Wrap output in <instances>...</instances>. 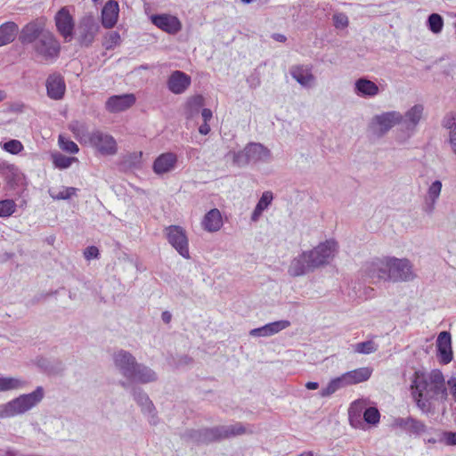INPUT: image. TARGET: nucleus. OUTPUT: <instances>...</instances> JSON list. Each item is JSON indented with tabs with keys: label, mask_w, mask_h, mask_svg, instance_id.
<instances>
[{
	"label": "nucleus",
	"mask_w": 456,
	"mask_h": 456,
	"mask_svg": "<svg viewBox=\"0 0 456 456\" xmlns=\"http://www.w3.org/2000/svg\"><path fill=\"white\" fill-rule=\"evenodd\" d=\"M411 390L417 407L426 415H433L436 403L444 402L448 395L444 377L438 370H434L429 374L415 371Z\"/></svg>",
	"instance_id": "1"
},
{
	"label": "nucleus",
	"mask_w": 456,
	"mask_h": 456,
	"mask_svg": "<svg viewBox=\"0 0 456 456\" xmlns=\"http://www.w3.org/2000/svg\"><path fill=\"white\" fill-rule=\"evenodd\" d=\"M337 248L338 243L334 240H328L312 250L303 251L290 261L288 273L291 277H299L328 265Z\"/></svg>",
	"instance_id": "2"
},
{
	"label": "nucleus",
	"mask_w": 456,
	"mask_h": 456,
	"mask_svg": "<svg viewBox=\"0 0 456 456\" xmlns=\"http://www.w3.org/2000/svg\"><path fill=\"white\" fill-rule=\"evenodd\" d=\"M246 433V428L240 422L233 425H221L212 428H202L199 429H187L183 438L194 444H209L221 442Z\"/></svg>",
	"instance_id": "3"
},
{
	"label": "nucleus",
	"mask_w": 456,
	"mask_h": 456,
	"mask_svg": "<svg viewBox=\"0 0 456 456\" xmlns=\"http://www.w3.org/2000/svg\"><path fill=\"white\" fill-rule=\"evenodd\" d=\"M44 396V388L37 387L31 393L20 395L6 403L0 404V419L12 418L26 413L37 406Z\"/></svg>",
	"instance_id": "4"
},
{
	"label": "nucleus",
	"mask_w": 456,
	"mask_h": 456,
	"mask_svg": "<svg viewBox=\"0 0 456 456\" xmlns=\"http://www.w3.org/2000/svg\"><path fill=\"white\" fill-rule=\"evenodd\" d=\"M271 159V151L260 142H249L243 150L232 153L233 164L240 167L251 163L269 162Z\"/></svg>",
	"instance_id": "5"
},
{
	"label": "nucleus",
	"mask_w": 456,
	"mask_h": 456,
	"mask_svg": "<svg viewBox=\"0 0 456 456\" xmlns=\"http://www.w3.org/2000/svg\"><path fill=\"white\" fill-rule=\"evenodd\" d=\"M31 48L35 57L45 63L54 62L61 53V44L49 30L43 34Z\"/></svg>",
	"instance_id": "6"
},
{
	"label": "nucleus",
	"mask_w": 456,
	"mask_h": 456,
	"mask_svg": "<svg viewBox=\"0 0 456 456\" xmlns=\"http://www.w3.org/2000/svg\"><path fill=\"white\" fill-rule=\"evenodd\" d=\"M100 28L98 19L94 15L85 14L79 19L74 36L81 47L89 48L98 36Z\"/></svg>",
	"instance_id": "7"
},
{
	"label": "nucleus",
	"mask_w": 456,
	"mask_h": 456,
	"mask_svg": "<svg viewBox=\"0 0 456 456\" xmlns=\"http://www.w3.org/2000/svg\"><path fill=\"white\" fill-rule=\"evenodd\" d=\"M388 281L403 282L415 279L413 265L409 259L388 256Z\"/></svg>",
	"instance_id": "8"
},
{
	"label": "nucleus",
	"mask_w": 456,
	"mask_h": 456,
	"mask_svg": "<svg viewBox=\"0 0 456 456\" xmlns=\"http://www.w3.org/2000/svg\"><path fill=\"white\" fill-rule=\"evenodd\" d=\"M86 145L94 148L102 156H112L118 151L115 138L110 134L98 129L91 132V135Z\"/></svg>",
	"instance_id": "9"
},
{
	"label": "nucleus",
	"mask_w": 456,
	"mask_h": 456,
	"mask_svg": "<svg viewBox=\"0 0 456 456\" xmlns=\"http://www.w3.org/2000/svg\"><path fill=\"white\" fill-rule=\"evenodd\" d=\"M169 244L184 258H190L189 243L185 230L180 225H169L165 229Z\"/></svg>",
	"instance_id": "10"
},
{
	"label": "nucleus",
	"mask_w": 456,
	"mask_h": 456,
	"mask_svg": "<svg viewBox=\"0 0 456 456\" xmlns=\"http://www.w3.org/2000/svg\"><path fill=\"white\" fill-rule=\"evenodd\" d=\"M393 428H399L410 436L419 437L428 434L431 428H428L422 420L412 416L406 418L397 417L392 422Z\"/></svg>",
	"instance_id": "11"
},
{
	"label": "nucleus",
	"mask_w": 456,
	"mask_h": 456,
	"mask_svg": "<svg viewBox=\"0 0 456 456\" xmlns=\"http://www.w3.org/2000/svg\"><path fill=\"white\" fill-rule=\"evenodd\" d=\"M388 256L382 258H375L370 262H366L362 266V272L365 278L371 282L376 283L380 281H388Z\"/></svg>",
	"instance_id": "12"
},
{
	"label": "nucleus",
	"mask_w": 456,
	"mask_h": 456,
	"mask_svg": "<svg viewBox=\"0 0 456 456\" xmlns=\"http://www.w3.org/2000/svg\"><path fill=\"white\" fill-rule=\"evenodd\" d=\"M55 26L58 33L64 41L69 43L74 38L75 20L67 7H61L54 16Z\"/></svg>",
	"instance_id": "13"
},
{
	"label": "nucleus",
	"mask_w": 456,
	"mask_h": 456,
	"mask_svg": "<svg viewBox=\"0 0 456 456\" xmlns=\"http://www.w3.org/2000/svg\"><path fill=\"white\" fill-rule=\"evenodd\" d=\"M402 120L403 114L399 111H387L374 116L370 126L377 130L379 135H384L395 125H399Z\"/></svg>",
	"instance_id": "14"
},
{
	"label": "nucleus",
	"mask_w": 456,
	"mask_h": 456,
	"mask_svg": "<svg viewBox=\"0 0 456 456\" xmlns=\"http://www.w3.org/2000/svg\"><path fill=\"white\" fill-rule=\"evenodd\" d=\"M423 110L424 108L421 104H416L403 115V120L399 125L401 126V130L403 133V140L410 138L414 134L415 129L422 118Z\"/></svg>",
	"instance_id": "15"
},
{
	"label": "nucleus",
	"mask_w": 456,
	"mask_h": 456,
	"mask_svg": "<svg viewBox=\"0 0 456 456\" xmlns=\"http://www.w3.org/2000/svg\"><path fill=\"white\" fill-rule=\"evenodd\" d=\"M45 24L38 20H34L27 23L20 31L19 41L24 46H31L45 34Z\"/></svg>",
	"instance_id": "16"
},
{
	"label": "nucleus",
	"mask_w": 456,
	"mask_h": 456,
	"mask_svg": "<svg viewBox=\"0 0 456 456\" xmlns=\"http://www.w3.org/2000/svg\"><path fill=\"white\" fill-rule=\"evenodd\" d=\"M113 362L116 369L126 379L138 364L135 357L130 352L123 349L114 353Z\"/></svg>",
	"instance_id": "17"
},
{
	"label": "nucleus",
	"mask_w": 456,
	"mask_h": 456,
	"mask_svg": "<svg viewBox=\"0 0 456 456\" xmlns=\"http://www.w3.org/2000/svg\"><path fill=\"white\" fill-rule=\"evenodd\" d=\"M158 379L157 373L143 363H139L134 368V370L132 371V374L127 379V381H120V385L124 388H127L129 387L128 382L130 383H140V384H147L151 382H155Z\"/></svg>",
	"instance_id": "18"
},
{
	"label": "nucleus",
	"mask_w": 456,
	"mask_h": 456,
	"mask_svg": "<svg viewBox=\"0 0 456 456\" xmlns=\"http://www.w3.org/2000/svg\"><path fill=\"white\" fill-rule=\"evenodd\" d=\"M131 393L134 400L140 406L141 411L143 414H148L151 419H150V423L155 425L156 424V408L150 399L149 395L144 392V390L137 386H133L131 388Z\"/></svg>",
	"instance_id": "19"
},
{
	"label": "nucleus",
	"mask_w": 456,
	"mask_h": 456,
	"mask_svg": "<svg viewBox=\"0 0 456 456\" xmlns=\"http://www.w3.org/2000/svg\"><path fill=\"white\" fill-rule=\"evenodd\" d=\"M191 84V77L181 70L173 71L167 81L168 90L175 94H183Z\"/></svg>",
	"instance_id": "20"
},
{
	"label": "nucleus",
	"mask_w": 456,
	"mask_h": 456,
	"mask_svg": "<svg viewBox=\"0 0 456 456\" xmlns=\"http://www.w3.org/2000/svg\"><path fill=\"white\" fill-rule=\"evenodd\" d=\"M151 22L161 30L175 35L182 29V23L179 19L170 14L152 15Z\"/></svg>",
	"instance_id": "21"
},
{
	"label": "nucleus",
	"mask_w": 456,
	"mask_h": 456,
	"mask_svg": "<svg viewBox=\"0 0 456 456\" xmlns=\"http://www.w3.org/2000/svg\"><path fill=\"white\" fill-rule=\"evenodd\" d=\"M437 358L442 364H448L452 360V337L450 332L442 331L436 339Z\"/></svg>",
	"instance_id": "22"
},
{
	"label": "nucleus",
	"mask_w": 456,
	"mask_h": 456,
	"mask_svg": "<svg viewBox=\"0 0 456 456\" xmlns=\"http://www.w3.org/2000/svg\"><path fill=\"white\" fill-rule=\"evenodd\" d=\"M47 96L53 100L63 98L66 85L63 77L59 73L50 74L45 83Z\"/></svg>",
	"instance_id": "23"
},
{
	"label": "nucleus",
	"mask_w": 456,
	"mask_h": 456,
	"mask_svg": "<svg viewBox=\"0 0 456 456\" xmlns=\"http://www.w3.org/2000/svg\"><path fill=\"white\" fill-rule=\"evenodd\" d=\"M135 96L133 94L110 96L106 102V109L112 113L127 110L135 102Z\"/></svg>",
	"instance_id": "24"
},
{
	"label": "nucleus",
	"mask_w": 456,
	"mask_h": 456,
	"mask_svg": "<svg viewBox=\"0 0 456 456\" xmlns=\"http://www.w3.org/2000/svg\"><path fill=\"white\" fill-rule=\"evenodd\" d=\"M177 163V156L173 152L160 154L153 162L152 169L157 175H163L172 171Z\"/></svg>",
	"instance_id": "25"
},
{
	"label": "nucleus",
	"mask_w": 456,
	"mask_h": 456,
	"mask_svg": "<svg viewBox=\"0 0 456 456\" xmlns=\"http://www.w3.org/2000/svg\"><path fill=\"white\" fill-rule=\"evenodd\" d=\"M289 326V321L281 320L267 323L259 328L253 329L249 331V334L253 337H270L279 333L280 331L287 329Z\"/></svg>",
	"instance_id": "26"
},
{
	"label": "nucleus",
	"mask_w": 456,
	"mask_h": 456,
	"mask_svg": "<svg viewBox=\"0 0 456 456\" xmlns=\"http://www.w3.org/2000/svg\"><path fill=\"white\" fill-rule=\"evenodd\" d=\"M118 4L114 0H109L102 10V24L106 28H113L118 18Z\"/></svg>",
	"instance_id": "27"
},
{
	"label": "nucleus",
	"mask_w": 456,
	"mask_h": 456,
	"mask_svg": "<svg viewBox=\"0 0 456 456\" xmlns=\"http://www.w3.org/2000/svg\"><path fill=\"white\" fill-rule=\"evenodd\" d=\"M291 77L302 86L308 87L314 81L311 68L304 65H294L290 68Z\"/></svg>",
	"instance_id": "28"
},
{
	"label": "nucleus",
	"mask_w": 456,
	"mask_h": 456,
	"mask_svg": "<svg viewBox=\"0 0 456 456\" xmlns=\"http://www.w3.org/2000/svg\"><path fill=\"white\" fill-rule=\"evenodd\" d=\"M379 92V86L366 77H360L354 83V93L361 97H373Z\"/></svg>",
	"instance_id": "29"
},
{
	"label": "nucleus",
	"mask_w": 456,
	"mask_h": 456,
	"mask_svg": "<svg viewBox=\"0 0 456 456\" xmlns=\"http://www.w3.org/2000/svg\"><path fill=\"white\" fill-rule=\"evenodd\" d=\"M201 224L205 231L210 232L219 231L223 226V218L220 211L217 208L209 210L204 216Z\"/></svg>",
	"instance_id": "30"
},
{
	"label": "nucleus",
	"mask_w": 456,
	"mask_h": 456,
	"mask_svg": "<svg viewBox=\"0 0 456 456\" xmlns=\"http://www.w3.org/2000/svg\"><path fill=\"white\" fill-rule=\"evenodd\" d=\"M372 374V369L362 367L343 374L347 386L358 384L368 380Z\"/></svg>",
	"instance_id": "31"
},
{
	"label": "nucleus",
	"mask_w": 456,
	"mask_h": 456,
	"mask_svg": "<svg viewBox=\"0 0 456 456\" xmlns=\"http://www.w3.org/2000/svg\"><path fill=\"white\" fill-rule=\"evenodd\" d=\"M19 27L13 21H6L0 26V47L14 41Z\"/></svg>",
	"instance_id": "32"
},
{
	"label": "nucleus",
	"mask_w": 456,
	"mask_h": 456,
	"mask_svg": "<svg viewBox=\"0 0 456 456\" xmlns=\"http://www.w3.org/2000/svg\"><path fill=\"white\" fill-rule=\"evenodd\" d=\"M69 129L75 135L80 143L86 145L91 135L85 122L73 120L69 125Z\"/></svg>",
	"instance_id": "33"
},
{
	"label": "nucleus",
	"mask_w": 456,
	"mask_h": 456,
	"mask_svg": "<svg viewBox=\"0 0 456 456\" xmlns=\"http://www.w3.org/2000/svg\"><path fill=\"white\" fill-rule=\"evenodd\" d=\"M27 382L19 378L0 376V392L22 389Z\"/></svg>",
	"instance_id": "34"
},
{
	"label": "nucleus",
	"mask_w": 456,
	"mask_h": 456,
	"mask_svg": "<svg viewBox=\"0 0 456 456\" xmlns=\"http://www.w3.org/2000/svg\"><path fill=\"white\" fill-rule=\"evenodd\" d=\"M365 410V403L362 400L353 402L348 409V417L350 424L357 427L361 423V416Z\"/></svg>",
	"instance_id": "35"
},
{
	"label": "nucleus",
	"mask_w": 456,
	"mask_h": 456,
	"mask_svg": "<svg viewBox=\"0 0 456 456\" xmlns=\"http://www.w3.org/2000/svg\"><path fill=\"white\" fill-rule=\"evenodd\" d=\"M346 379H344L343 374L340 377L332 379L328 385L322 388L320 395L322 397H328L337 392L338 389L346 387Z\"/></svg>",
	"instance_id": "36"
},
{
	"label": "nucleus",
	"mask_w": 456,
	"mask_h": 456,
	"mask_svg": "<svg viewBox=\"0 0 456 456\" xmlns=\"http://www.w3.org/2000/svg\"><path fill=\"white\" fill-rule=\"evenodd\" d=\"M205 101L202 95L197 94L187 100L186 113L189 118L198 114L200 109L204 106Z\"/></svg>",
	"instance_id": "37"
},
{
	"label": "nucleus",
	"mask_w": 456,
	"mask_h": 456,
	"mask_svg": "<svg viewBox=\"0 0 456 456\" xmlns=\"http://www.w3.org/2000/svg\"><path fill=\"white\" fill-rule=\"evenodd\" d=\"M427 25L430 31L438 34L443 29L444 19L438 13H431L428 18Z\"/></svg>",
	"instance_id": "38"
},
{
	"label": "nucleus",
	"mask_w": 456,
	"mask_h": 456,
	"mask_svg": "<svg viewBox=\"0 0 456 456\" xmlns=\"http://www.w3.org/2000/svg\"><path fill=\"white\" fill-rule=\"evenodd\" d=\"M121 37L118 31H110L104 36L102 45L106 50H112L120 45Z\"/></svg>",
	"instance_id": "39"
},
{
	"label": "nucleus",
	"mask_w": 456,
	"mask_h": 456,
	"mask_svg": "<svg viewBox=\"0 0 456 456\" xmlns=\"http://www.w3.org/2000/svg\"><path fill=\"white\" fill-rule=\"evenodd\" d=\"M378 350V345L372 340L357 343L354 346V351L358 354H370Z\"/></svg>",
	"instance_id": "40"
},
{
	"label": "nucleus",
	"mask_w": 456,
	"mask_h": 456,
	"mask_svg": "<svg viewBox=\"0 0 456 456\" xmlns=\"http://www.w3.org/2000/svg\"><path fill=\"white\" fill-rule=\"evenodd\" d=\"M16 210V203L13 200H0V217H9Z\"/></svg>",
	"instance_id": "41"
},
{
	"label": "nucleus",
	"mask_w": 456,
	"mask_h": 456,
	"mask_svg": "<svg viewBox=\"0 0 456 456\" xmlns=\"http://www.w3.org/2000/svg\"><path fill=\"white\" fill-rule=\"evenodd\" d=\"M363 419L366 423L376 425L379 422L380 413L376 407H368L363 411Z\"/></svg>",
	"instance_id": "42"
},
{
	"label": "nucleus",
	"mask_w": 456,
	"mask_h": 456,
	"mask_svg": "<svg viewBox=\"0 0 456 456\" xmlns=\"http://www.w3.org/2000/svg\"><path fill=\"white\" fill-rule=\"evenodd\" d=\"M75 159L73 157H68L61 153L53 156L54 167L60 169L68 168Z\"/></svg>",
	"instance_id": "43"
},
{
	"label": "nucleus",
	"mask_w": 456,
	"mask_h": 456,
	"mask_svg": "<svg viewBox=\"0 0 456 456\" xmlns=\"http://www.w3.org/2000/svg\"><path fill=\"white\" fill-rule=\"evenodd\" d=\"M442 187L443 184L440 180L434 181L428 189L426 199L437 201L441 194Z\"/></svg>",
	"instance_id": "44"
},
{
	"label": "nucleus",
	"mask_w": 456,
	"mask_h": 456,
	"mask_svg": "<svg viewBox=\"0 0 456 456\" xmlns=\"http://www.w3.org/2000/svg\"><path fill=\"white\" fill-rule=\"evenodd\" d=\"M77 189L75 187H64L58 193H54L52 191H49L50 196L53 200H69L71 197L76 195Z\"/></svg>",
	"instance_id": "45"
},
{
	"label": "nucleus",
	"mask_w": 456,
	"mask_h": 456,
	"mask_svg": "<svg viewBox=\"0 0 456 456\" xmlns=\"http://www.w3.org/2000/svg\"><path fill=\"white\" fill-rule=\"evenodd\" d=\"M2 148L11 154H18L23 150V145L19 140L11 139L5 142Z\"/></svg>",
	"instance_id": "46"
},
{
	"label": "nucleus",
	"mask_w": 456,
	"mask_h": 456,
	"mask_svg": "<svg viewBox=\"0 0 456 456\" xmlns=\"http://www.w3.org/2000/svg\"><path fill=\"white\" fill-rule=\"evenodd\" d=\"M59 144L64 151L69 153H77L79 151L78 146L73 141L67 139L62 135L59 136Z\"/></svg>",
	"instance_id": "47"
},
{
	"label": "nucleus",
	"mask_w": 456,
	"mask_h": 456,
	"mask_svg": "<svg viewBox=\"0 0 456 456\" xmlns=\"http://www.w3.org/2000/svg\"><path fill=\"white\" fill-rule=\"evenodd\" d=\"M333 25L338 29L346 28L349 24L348 17L344 12H336L332 17Z\"/></svg>",
	"instance_id": "48"
},
{
	"label": "nucleus",
	"mask_w": 456,
	"mask_h": 456,
	"mask_svg": "<svg viewBox=\"0 0 456 456\" xmlns=\"http://www.w3.org/2000/svg\"><path fill=\"white\" fill-rule=\"evenodd\" d=\"M273 200V194L270 191H264L262 196L258 200L256 206L265 210L272 203Z\"/></svg>",
	"instance_id": "49"
},
{
	"label": "nucleus",
	"mask_w": 456,
	"mask_h": 456,
	"mask_svg": "<svg viewBox=\"0 0 456 456\" xmlns=\"http://www.w3.org/2000/svg\"><path fill=\"white\" fill-rule=\"evenodd\" d=\"M84 256L86 260L99 258V256H100L99 248L95 246L86 247L84 250Z\"/></svg>",
	"instance_id": "50"
},
{
	"label": "nucleus",
	"mask_w": 456,
	"mask_h": 456,
	"mask_svg": "<svg viewBox=\"0 0 456 456\" xmlns=\"http://www.w3.org/2000/svg\"><path fill=\"white\" fill-rule=\"evenodd\" d=\"M443 126L450 131L456 129V115L453 113L446 115L443 120Z\"/></svg>",
	"instance_id": "51"
},
{
	"label": "nucleus",
	"mask_w": 456,
	"mask_h": 456,
	"mask_svg": "<svg viewBox=\"0 0 456 456\" xmlns=\"http://www.w3.org/2000/svg\"><path fill=\"white\" fill-rule=\"evenodd\" d=\"M446 388L449 390L450 395L456 402V378L452 377L447 380Z\"/></svg>",
	"instance_id": "52"
},
{
	"label": "nucleus",
	"mask_w": 456,
	"mask_h": 456,
	"mask_svg": "<svg viewBox=\"0 0 456 456\" xmlns=\"http://www.w3.org/2000/svg\"><path fill=\"white\" fill-rule=\"evenodd\" d=\"M444 437L445 440L446 444L448 445H456V432H444Z\"/></svg>",
	"instance_id": "53"
},
{
	"label": "nucleus",
	"mask_w": 456,
	"mask_h": 456,
	"mask_svg": "<svg viewBox=\"0 0 456 456\" xmlns=\"http://www.w3.org/2000/svg\"><path fill=\"white\" fill-rule=\"evenodd\" d=\"M436 202L437 201H433V200H429L428 199H426V205L424 207V211L428 215H431L436 208Z\"/></svg>",
	"instance_id": "54"
},
{
	"label": "nucleus",
	"mask_w": 456,
	"mask_h": 456,
	"mask_svg": "<svg viewBox=\"0 0 456 456\" xmlns=\"http://www.w3.org/2000/svg\"><path fill=\"white\" fill-rule=\"evenodd\" d=\"M449 142L454 154H456V129L450 131Z\"/></svg>",
	"instance_id": "55"
},
{
	"label": "nucleus",
	"mask_w": 456,
	"mask_h": 456,
	"mask_svg": "<svg viewBox=\"0 0 456 456\" xmlns=\"http://www.w3.org/2000/svg\"><path fill=\"white\" fill-rule=\"evenodd\" d=\"M264 211L265 210L263 208H261L260 207H257L256 205L255 209L253 210L251 216H250L251 221L256 222Z\"/></svg>",
	"instance_id": "56"
},
{
	"label": "nucleus",
	"mask_w": 456,
	"mask_h": 456,
	"mask_svg": "<svg viewBox=\"0 0 456 456\" xmlns=\"http://www.w3.org/2000/svg\"><path fill=\"white\" fill-rule=\"evenodd\" d=\"M201 116L203 118L204 122H208L212 118V110L208 108H204L201 110Z\"/></svg>",
	"instance_id": "57"
},
{
	"label": "nucleus",
	"mask_w": 456,
	"mask_h": 456,
	"mask_svg": "<svg viewBox=\"0 0 456 456\" xmlns=\"http://www.w3.org/2000/svg\"><path fill=\"white\" fill-rule=\"evenodd\" d=\"M199 132L200 134L204 135L208 134L210 132V126L208 124V122H204L202 125L200 126Z\"/></svg>",
	"instance_id": "58"
},
{
	"label": "nucleus",
	"mask_w": 456,
	"mask_h": 456,
	"mask_svg": "<svg viewBox=\"0 0 456 456\" xmlns=\"http://www.w3.org/2000/svg\"><path fill=\"white\" fill-rule=\"evenodd\" d=\"M272 38L280 43H284L287 40L286 36H284L283 34H280V33L273 34Z\"/></svg>",
	"instance_id": "59"
},
{
	"label": "nucleus",
	"mask_w": 456,
	"mask_h": 456,
	"mask_svg": "<svg viewBox=\"0 0 456 456\" xmlns=\"http://www.w3.org/2000/svg\"><path fill=\"white\" fill-rule=\"evenodd\" d=\"M172 315L168 311H164L161 314V319L165 323H169L171 321Z\"/></svg>",
	"instance_id": "60"
},
{
	"label": "nucleus",
	"mask_w": 456,
	"mask_h": 456,
	"mask_svg": "<svg viewBox=\"0 0 456 456\" xmlns=\"http://www.w3.org/2000/svg\"><path fill=\"white\" fill-rule=\"evenodd\" d=\"M305 387L309 390H315L319 387V383L314 381H309L305 384Z\"/></svg>",
	"instance_id": "61"
},
{
	"label": "nucleus",
	"mask_w": 456,
	"mask_h": 456,
	"mask_svg": "<svg viewBox=\"0 0 456 456\" xmlns=\"http://www.w3.org/2000/svg\"><path fill=\"white\" fill-rule=\"evenodd\" d=\"M7 97V94L4 90L0 89V102L4 101Z\"/></svg>",
	"instance_id": "62"
},
{
	"label": "nucleus",
	"mask_w": 456,
	"mask_h": 456,
	"mask_svg": "<svg viewBox=\"0 0 456 456\" xmlns=\"http://www.w3.org/2000/svg\"><path fill=\"white\" fill-rule=\"evenodd\" d=\"M425 441H427L428 443H430V444H436V438H428V439H425Z\"/></svg>",
	"instance_id": "63"
},
{
	"label": "nucleus",
	"mask_w": 456,
	"mask_h": 456,
	"mask_svg": "<svg viewBox=\"0 0 456 456\" xmlns=\"http://www.w3.org/2000/svg\"><path fill=\"white\" fill-rule=\"evenodd\" d=\"M298 456H314V455L311 452H305L299 454Z\"/></svg>",
	"instance_id": "64"
}]
</instances>
